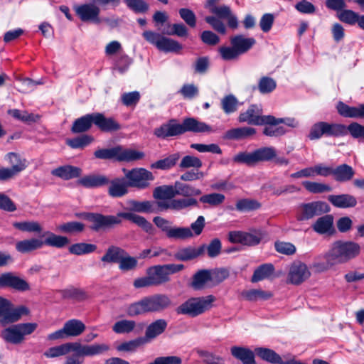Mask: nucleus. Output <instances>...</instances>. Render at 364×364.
<instances>
[{"mask_svg":"<svg viewBox=\"0 0 364 364\" xmlns=\"http://www.w3.org/2000/svg\"><path fill=\"white\" fill-rule=\"evenodd\" d=\"M82 215L92 223L90 228L94 231L112 229L119 225L122 219L132 221L147 233H151L154 230L152 224L144 217L129 212H120L115 215L100 213H84Z\"/></svg>","mask_w":364,"mask_h":364,"instance_id":"nucleus-1","label":"nucleus"},{"mask_svg":"<svg viewBox=\"0 0 364 364\" xmlns=\"http://www.w3.org/2000/svg\"><path fill=\"white\" fill-rule=\"evenodd\" d=\"M210 133L213 132L212 127L205 122L188 117L183 119L182 124L177 123L176 119H170L167 123L161 124L154 131V134L160 139L178 136L186 132Z\"/></svg>","mask_w":364,"mask_h":364,"instance_id":"nucleus-2","label":"nucleus"},{"mask_svg":"<svg viewBox=\"0 0 364 364\" xmlns=\"http://www.w3.org/2000/svg\"><path fill=\"white\" fill-rule=\"evenodd\" d=\"M172 301L165 294H155L144 296L137 301L129 304L126 309L130 317L144 315L149 313H161L171 307Z\"/></svg>","mask_w":364,"mask_h":364,"instance_id":"nucleus-3","label":"nucleus"},{"mask_svg":"<svg viewBox=\"0 0 364 364\" xmlns=\"http://www.w3.org/2000/svg\"><path fill=\"white\" fill-rule=\"evenodd\" d=\"M360 252V245L351 241L338 240L333 243L326 255L328 264L331 266L343 264L356 257Z\"/></svg>","mask_w":364,"mask_h":364,"instance_id":"nucleus-4","label":"nucleus"},{"mask_svg":"<svg viewBox=\"0 0 364 364\" xmlns=\"http://www.w3.org/2000/svg\"><path fill=\"white\" fill-rule=\"evenodd\" d=\"M215 300V298L213 295L191 297L176 307L175 311L178 315L196 317L209 310Z\"/></svg>","mask_w":364,"mask_h":364,"instance_id":"nucleus-5","label":"nucleus"},{"mask_svg":"<svg viewBox=\"0 0 364 364\" xmlns=\"http://www.w3.org/2000/svg\"><path fill=\"white\" fill-rule=\"evenodd\" d=\"M337 110L339 114L344 117L364 118V104H360L358 107H350L339 102L337 105ZM350 131L353 138L364 139V125L358 122H352L350 126Z\"/></svg>","mask_w":364,"mask_h":364,"instance_id":"nucleus-6","label":"nucleus"},{"mask_svg":"<svg viewBox=\"0 0 364 364\" xmlns=\"http://www.w3.org/2000/svg\"><path fill=\"white\" fill-rule=\"evenodd\" d=\"M329 211V205L323 201L302 203L296 207L295 218L297 221L303 222L309 220L316 216L326 214Z\"/></svg>","mask_w":364,"mask_h":364,"instance_id":"nucleus-7","label":"nucleus"},{"mask_svg":"<svg viewBox=\"0 0 364 364\" xmlns=\"http://www.w3.org/2000/svg\"><path fill=\"white\" fill-rule=\"evenodd\" d=\"M36 323H24L13 325L5 328L1 333L2 338L13 344L21 343L24 340V336L31 334L37 328Z\"/></svg>","mask_w":364,"mask_h":364,"instance_id":"nucleus-8","label":"nucleus"},{"mask_svg":"<svg viewBox=\"0 0 364 364\" xmlns=\"http://www.w3.org/2000/svg\"><path fill=\"white\" fill-rule=\"evenodd\" d=\"M327 9L337 12V17L343 23H364V16L350 9H346L347 4L345 0H326Z\"/></svg>","mask_w":364,"mask_h":364,"instance_id":"nucleus-9","label":"nucleus"},{"mask_svg":"<svg viewBox=\"0 0 364 364\" xmlns=\"http://www.w3.org/2000/svg\"><path fill=\"white\" fill-rule=\"evenodd\" d=\"M143 36L149 43L154 45L158 50L164 53H178L182 49V46L178 42L160 33L146 31L143 33Z\"/></svg>","mask_w":364,"mask_h":364,"instance_id":"nucleus-10","label":"nucleus"},{"mask_svg":"<svg viewBox=\"0 0 364 364\" xmlns=\"http://www.w3.org/2000/svg\"><path fill=\"white\" fill-rule=\"evenodd\" d=\"M153 222L158 228L166 233V237L169 239L184 240L191 236L188 228L172 227V223L164 218L156 216L154 218Z\"/></svg>","mask_w":364,"mask_h":364,"instance_id":"nucleus-11","label":"nucleus"},{"mask_svg":"<svg viewBox=\"0 0 364 364\" xmlns=\"http://www.w3.org/2000/svg\"><path fill=\"white\" fill-rule=\"evenodd\" d=\"M123 172L127 180L128 186L140 189L149 187V181L154 178L151 171L143 168H136L129 171L124 168Z\"/></svg>","mask_w":364,"mask_h":364,"instance_id":"nucleus-12","label":"nucleus"},{"mask_svg":"<svg viewBox=\"0 0 364 364\" xmlns=\"http://www.w3.org/2000/svg\"><path fill=\"white\" fill-rule=\"evenodd\" d=\"M264 236V233L260 229H253L250 232L230 231L228 233V240L232 243H240L247 246H255L260 243Z\"/></svg>","mask_w":364,"mask_h":364,"instance_id":"nucleus-13","label":"nucleus"},{"mask_svg":"<svg viewBox=\"0 0 364 364\" xmlns=\"http://www.w3.org/2000/svg\"><path fill=\"white\" fill-rule=\"evenodd\" d=\"M27 313L28 310L26 307L12 309L11 303L8 299L0 296V323L2 326L17 321L22 315Z\"/></svg>","mask_w":364,"mask_h":364,"instance_id":"nucleus-14","label":"nucleus"},{"mask_svg":"<svg viewBox=\"0 0 364 364\" xmlns=\"http://www.w3.org/2000/svg\"><path fill=\"white\" fill-rule=\"evenodd\" d=\"M262 110L256 105H251L248 109L240 114L238 121L251 125H263L273 119L272 115L262 116Z\"/></svg>","mask_w":364,"mask_h":364,"instance_id":"nucleus-15","label":"nucleus"},{"mask_svg":"<svg viewBox=\"0 0 364 364\" xmlns=\"http://www.w3.org/2000/svg\"><path fill=\"white\" fill-rule=\"evenodd\" d=\"M311 275L307 266L299 261L293 262L288 272L287 282L298 285L306 281Z\"/></svg>","mask_w":364,"mask_h":364,"instance_id":"nucleus-16","label":"nucleus"},{"mask_svg":"<svg viewBox=\"0 0 364 364\" xmlns=\"http://www.w3.org/2000/svg\"><path fill=\"white\" fill-rule=\"evenodd\" d=\"M6 287L19 291H27L30 289V286L26 280L12 272H5L0 274V288Z\"/></svg>","mask_w":364,"mask_h":364,"instance_id":"nucleus-17","label":"nucleus"},{"mask_svg":"<svg viewBox=\"0 0 364 364\" xmlns=\"http://www.w3.org/2000/svg\"><path fill=\"white\" fill-rule=\"evenodd\" d=\"M219 0H208L207 7L210 11L218 18L225 20L228 23H237V18L232 14L230 6L226 5L218 6Z\"/></svg>","mask_w":364,"mask_h":364,"instance_id":"nucleus-18","label":"nucleus"},{"mask_svg":"<svg viewBox=\"0 0 364 364\" xmlns=\"http://www.w3.org/2000/svg\"><path fill=\"white\" fill-rule=\"evenodd\" d=\"M77 15L82 21H98L100 8L93 4H85L75 7Z\"/></svg>","mask_w":364,"mask_h":364,"instance_id":"nucleus-19","label":"nucleus"},{"mask_svg":"<svg viewBox=\"0 0 364 364\" xmlns=\"http://www.w3.org/2000/svg\"><path fill=\"white\" fill-rule=\"evenodd\" d=\"M95 125L105 132H116L121 129V125L112 117H106L102 113H94Z\"/></svg>","mask_w":364,"mask_h":364,"instance_id":"nucleus-20","label":"nucleus"},{"mask_svg":"<svg viewBox=\"0 0 364 364\" xmlns=\"http://www.w3.org/2000/svg\"><path fill=\"white\" fill-rule=\"evenodd\" d=\"M110 349L109 346L106 343H94L92 345H82L75 342V350H80L81 354L85 357H92L104 354Z\"/></svg>","mask_w":364,"mask_h":364,"instance_id":"nucleus-21","label":"nucleus"},{"mask_svg":"<svg viewBox=\"0 0 364 364\" xmlns=\"http://www.w3.org/2000/svg\"><path fill=\"white\" fill-rule=\"evenodd\" d=\"M231 355L242 364H257L255 360V351L250 348L234 346L230 348Z\"/></svg>","mask_w":364,"mask_h":364,"instance_id":"nucleus-22","label":"nucleus"},{"mask_svg":"<svg viewBox=\"0 0 364 364\" xmlns=\"http://www.w3.org/2000/svg\"><path fill=\"white\" fill-rule=\"evenodd\" d=\"M256 43L253 38H245L242 35H237L230 38V44L234 46L239 55L247 53Z\"/></svg>","mask_w":364,"mask_h":364,"instance_id":"nucleus-23","label":"nucleus"},{"mask_svg":"<svg viewBox=\"0 0 364 364\" xmlns=\"http://www.w3.org/2000/svg\"><path fill=\"white\" fill-rule=\"evenodd\" d=\"M204 252L205 245L198 248L189 246L178 250L174 254V258L178 261H188L202 255Z\"/></svg>","mask_w":364,"mask_h":364,"instance_id":"nucleus-24","label":"nucleus"},{"mask_svg":"<svg viewBox=\"0 0 364 364\" xmlns=\"http://www.w3.org/2000/svg\"><path fill=\"white\" fill-rule=\"evenodd\" d=\"M109 178L104 175H88L80 178L77 183L87 188H95L107 185Z\"/></svg>","mask_w":364,"mask_h":364,"instance_id":"nucleus-25","label":"nucleus"},{"mask_svg":"<svg viewBox=\"0 0 364 364\" xmlns=\"http://www.w3.org/2000/svg\"><path fill=\"white\" fill-rule=\"evenodd\" d=\"M328 200L333 205L340 208H352L357 204L356 198L349 194L330 195Z\"/></svg>","mask_w":364,"mask_h":364,"instance_id":"nucleus-26","label":"nucleus"},{"mask_svg":"<svg viewBox=\"0 0 364 364\" xmlns=\"http://www.w3.org/2000/svg\"><path fill=\"white\" fill-rule=\"evenodd\" d=\"M256 133L255 128L250 127H243L234 128L228 130L223 138L228 140H242L253 136Z\"/></svg>","mask_w":364,"mask_h":364,"instance_id":"nucleus-27","label":"nucleus"},{"mask_svg":"<svg viewBox=\"0 0 364 364\" xmlns=\"http://www.w3.org/2000/svg\"><path fill=\"white\" fill-rule=\"evenodd\" d=\"M311 228L320 235L331 232L333 229V217L331 215L321 216L312 224Z\"/></svg>","mask_w":364,"mask_h":364,"instance_id":"nucleus-28","label":"nucleus"},{"mask_svg":"<svg viewBox=\"0 0 364 364\" xmlns=\"http://www.w3.org/2000/svg\"><path fill=\"white\" fill-rule=\"evenodd\" d=\"M167 326L168 323L164 318L151 322L146 328L145 338L149 341L156 338L166 331Z\"/></svg>","mask_w":364,"mask_h":364,"instance_id":"nucleus-29","label":"nucleus"},{"mask_svg":"<svg viewBox=\"0 0 364 364\" xmlns=\"http://www.w3.org/2000/svg\"><path fill=\"white\" fill-rule=\"evenodd\" d=\"M82 170L76 166L66 165L58 167L52 170V175L63 180H70L80 176Z\"/></svg>","mask_w":364,"mask_h":364,"instance_id":"nucleus-30","label":"nucleus"},{"mask_svg":"<svg viewBox=\"0 0 364 364\" xmlns=\"http://www.w3.org/2000/svg\"><path fill=\"white\" fill-rule=\"evenodd\" d=\"M64 331L67 337H77L80 336L85 330V323L79 319H70L67 321L64 325Z\"/></svg>","mask_w":364,"mask_h":364,"instance_id":"nucleus-31","label":"nucleus"},{"mask_svg":"<svg viewBox=\"0 0 364 364\" xmlns=\"http://www.w3.org/2000/svg\"><path fill=\"white\" fill-rule=\"evenodd\" d=\"M95 124L94 113L88 114L75 119L71 127V132L75 134L88 131L92 124Z\"/></svg>","mask_w":364,"mask_h":364,"instance_id":"nucleus-32","label":"nucleus"},{"mask_svg":"<svg viewBox=\"0 0 364 364\" xmlns=\"http://www.w3.org/2000/svg\"><path fill=\"white\" fill-rule=\"evenodd\" d=\"M108 193L113 198H119L127 193L128 183L123 178H116L109 182Z\"/></svg>","mask_w":364,"mask_h":364,"instance_id":"nucleus-33","label":"nucleus"},{"mask_svg":"<svg viewBox=\"0 0 364 364\" xmlns=\"http://www.w3.org/2000/svg\"><path fill=\"white\" fill-rule=\"evenodd\" d=\"M147 274L151 276L155 286L166 283L170 280L164 265H155L147 270Z\"/></svg>","mask_w":364,"mask_h":364,"instance_id":"nucleus-34","label":"nucleus"},{"mask_svg":"<svg viewBox=\"0 0 364 364\" xmlns=\"http://www.w3.org/2000/svg\"><path fill=\"white\" fill-rule=\"evenodd\" d=\"M44 245L42 240L31 238L18 241L16 243V250L21 253H27L41 248Z\"/></svg>","mask_w":364,"mask_h":364,"instance_id":"nucleus-35","label":"nucleus"},{"mask_svg":"<svg viewBox=\"0 0 364 364\" xmlns=\"http://www.w3.org/2000/svg\"><path fill=\"white\" fill-rule=\"evenodd\" d=\"M144 157V153L131 149H124L117 146V161H134Z\"/></svg>","mask_w":364,"mask_h":364,"instance_id":"nucleus-36","label":"nucleus"},{"mask_svg":"<svg viewBox=\"0 0 364 364\" xmlns=\"http://www.w3.org/2000/svg\"><path fill=\"white\" fill-rule=\"evenodd\" d=\"M355 174L353 168L348 164H341L333 168V176L336 181L346 182L351 180Z\"/></svg>","mask_w":364,"mask_h":364,"instance_id":"nucleus-37","label":"nucleus"},{"mask_svg":"<svg viewBox=\"0 0 364 364\" xmlns=\"http://www.w3.org/2000/svg\"><path fill=\"white\" fill-rule=\"evenodd\" d=\"M176 195L175 185H163L154 188L153 197L156 200H173Z\"/></svg>","mask_w":364,"mask_h":364,"instance_id":"nucleus-38","label":"nucleus"},{"mask_svg":"<svg viewBox=\"0 0 364 364\" xmlns=\"http://www.w3.org/2000/svg\"><path fill=\"white\" fill-rule=\"evenodd\" d=\"M5 159L11 165V168L18 173H20L27 167L26 159L15 152L8 153L5 156Z\"/></svg>","mask_w":364,"mask_h":364,"instance_id":"nucleus-39","label":"nucleus"},{"mask_svg":"<svg viewBox=\"0 0 364 364\" xmlns=\"http://www.w3.org/2000/svg\"><path fill=\"white\" fill-rule=\"evenodd\" d=\"M255 353L261 359L267 362L273 364H280L282 363V357L270 348L258 347L255 349Z\"/></svg>","mask_w":364,"mask_h":364,"instance_id":"nucleus-40","label":"nucleus"},{"mask_svg":"<svg viewBox=\"0 0 364 364\" xmlns=\"http://www.w3.org/2000/svg\"><path fill=\"white\" fill-rule=\"evenodd\" d=\"M125 250L119 247L109 246L105 255L101 257V261L105 263H119Z\"/></svg>","mask_w":364,"mask_h":364,"instance_id":"nucleus-41","label":"nucleus"},{"mask_svg":"<svg viewBox=\"0 0 364 364\" xmlns=\"http://www.w3.org/2000/svg\"><path fill=\"white\" fill-rule=\"evenodd\" d=\"M274 272V267L271 263H266L259 266L254 272L251 281L257 282L269 278Z\"/></svg>","mask_w":364,"mask_h":364,"instance_id":"nucleus-42","label":"nucleus"},{"mask_svg":"<svg viewBox=\"0 0 364 364\" xmlns=\"http://www.w3.org/2000/svg\"><path fill=\"white\" fill-rule=\"evenodd\" d=\"M71 350H75V342L67 343L58 346L50 348L45 352L47 358H55L68 354Z\"/></svg>","mask_w":364,"mask_h":364,"instance_id":"nucleus-43","label":"nucleus"},{"mask_svg":"<svg viewBox=\"0 0 364 364\" xmlns=\"http://www.w3.org/2000/svg\"><path fill=\"white\" fill-rule=\"evenodd\" d=\"M181 158V154L179 152L174 153L173 154L169 155L166 158L163 159H160L155 163L151 165V168H156L161 170H166L169 169L171 167L174 166L177 161Z\"/></svg>","mask_w":364,"mask_h":364,"instance_id":"nucleus-44","label":"nucleus"},{"mask_svg":"<svg viewBox=\"0 0 364 364\" xmlns=\"http://www.w3.org/2000/svg\"><path fill=\"white\" fill-rule=\"evenodd\" d=\"M350 123L348 127L341 124H329L325 122L326 126V136H343L349 133L351 135L350 131Z\"/></svg>","mask_w":364,"mask_h":364,"instance_id":"nucleus-45","label":"nucleus"},{"mask_svg":"<svg viewBox=\"0 0 364 364\" xmlns=\"http://www.w3.org/2000/svg\"><path fill=\"white\" fill-rule=\"evenodd\" d=\"M208 282H210V270L200 269L193 275L191 287L196 290H200Z\"/></svg>","mask_w":364,"mask_h":364,"instance_id":"nucleus-46","label":"nucleus"},{"mask_svg":"<svg viewBox=\"0 0 364 364\" xmlns=\"http://www.w3.org/2000/svg\"><path fill=\"white\" fill-rule=\"evenodd\" d=\"M13 226L23 232L40 234L43 230L41 225L38 222L34 220L15 222L13 223Z\"/></svg>","mask_w":364,"mask_h":364,"instance_id":"nucleus-47","label":"nucleus"},{"mask_svg":"<svg viewBox=\"0 0 364 364\" xmlns=\"http://www.w3.org/2000/svg\"><path fill=\"white\" fill-rule=\"evenodd\" d=\"M176 195L191 198L201 194V191L191 185L175 182Z\"/></svg>","mask_w":364,"mask_h":364,"instance_id":"nucleus-48","label":"nucleus"},{"mask_svg":"<svg viewBox=\"0 0 364 364\" xmlns=\"http://www.w3.org/2000/svg\"><path fill=\"white\" fill-rule=\"evenodd\" d=\"M129 205L131 206V209L135 212L146 213H157L156 208H155L154 203L153 201L131 200L129 201Z\"/></svg>","mask_w":364,"mask_h":364,"instance_id":"nucleus-49","label":"nucleus"},{"mask_svg":"<svg viewBox=\"0 0 364 364\" xmlns=\"http://www.w3.org/2000/svg\"><path fill=\"white\" fill-rule=\"evenodd\" d=\"M44 235L48 236L43 241L44 245L48 246L61 248L65 247L70 242L68 237L65 236L57 235L50 232H46Z\"/></svg>","mask_w":364,"mask_h":364,"instance_id":"nucleus-50","label":"nucleus"},{"mask_svg":"<svg viewBox=\"0 0 364 364\" xmlns=\"http://www.w3.org/2000/svg\"><path fill=\"white\" fill-rule=\"evenodd\" d=\"M164 34L176 35L178 37H185L188 35L187 28L184 24H161Z\"/></svg>","mask_w":364,"mask_h":364,"instance_id":"nucleus-51","label":"nucleus"},{"mask_svg":"<svg viewBox=\"0 0 364 364\" xmlns=\"http://www.w3.org/2000/svg\"><path fill=\"white\" fill-rule=\"evenodd\" d=\"M302 185L307 191L314 194L332 191V188L329 185L319 182L306 181L302 182Z\"/></svg>","mask_w":364,"mask_h":364,"instance_id":"nucleus-52","label":"nucleus"},{"mask_svg":"<svg viewBox=\"0 0 364 364\" xmlns=\"http://www.w3.org/2000/svg\"><path fill=\"white\" fill-rule=\"evenodd\" d=\"M8 114L12 116L14 118L26 123L36 122L40 118L39 115L38 114L28 113L26 111H21L17 109L8 110Z\"/></svg>","mask_w":364,"mask_h":364,"instance_id":"nucleus-53","label":"nucleus"},{"mask_svg":"<svg viewBox=\"0 0 364 364\" xmlns=\"http://www.w3.org/2000/svg\"><path fill=\"white\" fill-rule=\"evenodd\" d=\"M242 296L248 301L267 300L272 296L270 291L262 289H250L242 292Z\"/></svg>","mask_w":364,"mask_h":364,"instance_id":"nucleus-54","label":"nucleus"},{"mask_svg":"<svg viewBox=\"0 0 364 364\" xmlns=\"http://www.w3.org/2000/svg\"><path fill=\"white\" fill-rule=\"evenodd\" d=\"M136 327V322L133 320L123 319L117 321L112 326V331L118 334L129 333Z\"/></svg>","mask_w":364,"mask_h":364,"instance_id":"nucleus-55","label":"nucleus"},{"mask_svg":"<svg viewBox=\"0 0 364 364\" xmlns=\"http://www.w3.org/2000/svg\"><path fill=\"white\" fill-rule=\"evenodd\" d=\"M257 163L267 161L277 156L276 150L272 146H265L255 150Z\"/></svg>","mask_w":364,"mask_h":364,"instance_id":"nucleus-56","label":"nucleus"},{"mask_svg":"<svg viewBox=\"0 0 364 364\" xmlns=\"http://www.w3.org/2000/svg\"><path fill=\"white\" fill-rule=\"evenodd\" d=\"M236 209L240 212L255 210L261 207L260 203L253 199H241L236 203Z\"/></svg>","mask_w":364,"mask_h":364,"instance_id":"nucleus-57","label":"nucleus"},{"mask_svg":"<svg viewBox=\"0 0 364 364\" xmlns=\"http://www.w3.org/2000/svg\"><path fill=\"white\" fill-rule=\"evenodd\" d=\"M136 258L131 257L126 251L119 262V268L122 272L134 270L137 267Z\"/></svg>","mask_w":364,"mask_h":364,"instance_id":"nucleus-58","label":"nucleus"},{"mask_svg":"<svg viewBox=\"0 0 364 364\" xmlns=\"http://www.w3.org/2000/svg\"><path fill=\"white\" fill-rule=\"evenodd\" d=\"M96 249L97 246L95 245L81 242L70 246L69 252L74 255H80L93 252Z\"/></svg>","mask_w":364,"mask_h":364,"instance_id":"nucleus-59","label":"nucleus"},{"mask_svg":"<svg viewBox=\"0 0 364 364\" xmlns=\"http://www.w3.org/2000/svg\"><path fill=\"white\" fill-rule=\"evenodd\" d=\"M59 293L61 294L63 299H67L82 301L86 298L85 293L83 291L74 287L60 290Z\"/></svg>","mask_w":364,"mask_h":364,"instance_id":"nucleus-60","label":"nucleus"},{"mask_svg":"<svg viewBox=\"0 0 364 364\" xmlns=\"http://www.w3.org/2000/svg\"><path fill=\"white\" fill-rule=\"evenodd\" d=\"M233 161L239 164H245L247 166H254L257 164L255 151L252 152H240L233 157Z\"/></svg>","mask_w":364,"mask_h":364,"instance_id":"nucleus-61","label":"nucleus"},{"mask_svg":"<svg viewBox=\"0 0 364 364\" xmlns=\"http://www.w3.org/2000/svg\"><path fill=\"white\" fill-rule=\"evenodd\" d=\"M93 140L94 139L91 136L82 135L74 139H68L66 144L73 149H83Z\"/></svg>","mask_w":364,"mask_h":364,"instance_id":"nucleus-62","label":"nucleus"},{"mask_svg":"<svg viewBox=\"0 0 364 364\" xmlns=\"http://www.w3.org/2000/svg\"><path fill=\"white\" fill-rule=\"evenodd\" d=\"M225 199L223 194L213 193L202 196L199 200L203 203H207L210 206H218L222 204Z\"/></svg>","mask_w":364,"mask_h":364,"instance_id":"nucleus-63","label":"nucleus"},{"mask_svg":"<svg viewBox=\"0 0 364 364\" xmlns=\"http://www.w3.org/2000/svg\"><path fill=\"white\" fill-rule=\"evenodd\" d=\"M238 101L237 98L232 95H229L224 97L221 100V106L225 114H230L237 110Z\"/></svg>","mask_w":364,"mask_h":364,"instance_id":"nucleus-64","label":"nucleus"}]
</instances>
